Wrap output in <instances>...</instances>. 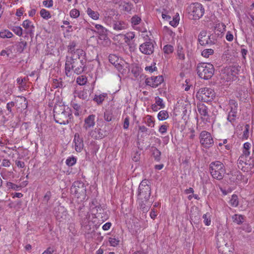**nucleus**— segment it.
I'll list each match as a JSON object with an SVG mask.
<instances>
[{"mask_svg": "<svg viewBox=\"0 0 254 254\" xmlns=\"http://www.w3.org/2000/svg\"><path fill=\"white\" fill-rule=\"evenodd\" d=\"M87 82V78L85 76H79L76 79V83L80 85H85Z\"/></svg>", "mask_w": 254, "mask_h": 254, "instance_id": "obj_35", "label": "nucleus"}, {"mask_svg": "<svg viewBox=\"0 0 254 254\" xmlns=\"http://www.w3.org/2000/svg\"><path fill=\"white\" fill-rule=\"evenodd\" d=\"M248 157L241 155L237 161L238 168L244 172H248L254 167V158L250 157L248 159Z\"/></svg>", "mask_w": 254, "mask_h": 254, "instance_id": "obj_8", "label": "nucleus"}, {"mask_svg": "<svg viewBox=\"0 0 254 254\" xmlns=\"http://www.w3.org/2000/svg\"><path fill=\"white\" fill-rule=\"evenodd\" d=\"M78 97L82 100H87L88 98V93L87 90H83L77 93Z\"/></svg>", "mask_w": 254, "mask_h": 254, "instance_id": "obj_37", "label": "nucleus"}, {"mask_svg": "<svg viewBox=\"0 0 254 254\" xmlns=\"http://www.w3.org/2000/svg\"><path fill=\"white\" fill-rule=\"evenodd\" d=\"M168 127L166 125H163L159 128V131L162 134L167 132Z\"/></svg>", "mask_w": 254, "mask_h": 254, "instance_id": "obj_57", "label": "nucleus"}, {"mask_svg": "<svg viewBox=\"0 0 254 254\" xmlns=\"http://www.w3.org/2000/svg\"><path fill=\"white\" fill-rule=\"evenodd\" d=\"M77 46L76 43L73 41L69 43V45L67 46V52L69 55H71V56H73L74 54H76V53L78 52V51H83L80 49H76L75 48Z\"/></svg>", "mask_w": 254, "mask_h": 254, "instance_id": "obj_19", "label": "nucleus"}, {"mask_svg": "<svg viewBox=\"0 0 254 254\" xmlns=\"http://www.w3.org/2000/svg\"><path fill=\"white\" fill-rule=\"evenodd\" d=\"M157 117L160 121L165 120L169 117L168 113L166 111L162 110L159 112Z\"/></svg>", "mask_w": 254, "mask_h": 254, "instance_id": "obj_30", "label": "nucleus"}, {"mask_svg": "<svg viewBox=\"0 0 254 254\" xmlns=\"http://www.w3.org/2000/svg\"><path fill=\"white\" fill-rule=\"evenodd\" d=\"M197 110L200 115V118L203 122L210 123V118L208 114V109L207 107L202 103H199L197 105Z\"/></svg>", "mask_w": 254, "mask_h": 254, "instance_id": "obj_14", "label": "nucleus"}, {"mask_svg": "<svg viewBox=\"0 0 254 254\" xmlns=\"http://www.w3.org/2000/svg\"><path fill=\"white\" fill-rule=\"evenodd\" d=\"M71 109L64 105L56 104L54 108V118L56 123L66 125L72 117Z\"/></svg>", "mask_w": 254, "mask_h": 254, "instance_id": "obj_2", "label": "nucleus"}, {"mask_svg": "<svg viewBox=\"0 0 254 254\" xmlns=\"http://www.w3.org/2000/svg\"><path fill=\"white\" fill-rule=\"evenodd\" d=\"M163 50L165 54H169L173 52L174 47L171 45H166L164 47Z\"/></svg>", "mask_w": 254, "mask_h": 254, "instance_id": "obj_43", "label": "nucleus"}, {"mask_svg": "<svg viewBox=\"0 0 254 254\" xmlns=\"http://www.w3.org/2000/svg\"><path fill=\"white\" fill-rule=\"evenodd\" d=\"M112 26L116 30H122L127 28L126 23L122 21H114Z\"/></svg>", "mask_w": 254, "mask_h": 254, "instance_id": "obj_22", "label": "nucleus"}, {"mask_svg": "<svg viewBox=\"0 0 254 254\" xmlns=\"http://www.w3.org/2000/svg\"><path fill=\"white\" fill-rule=\"evenodd\" d=\"M11 173L12 172L6 171L5 170H4L1 171L0 173V175L3 179L6 180L8 176H10Z\"/></svg>", "mask_w": 254, "mask_h": 254, "instance_id": "obj_52", "label": "nucleus"}, {"mask_svg": "<svg viewBox=\"0 0 254 254\" xmlns=\"http://www.w3.org/2000/svg\"><path fill=\"white\" fill-rule=\"evenodd\" d=\"M71 193L81 200L84 199L86 195V188L84 184L80 181L74 182L70 189Z\"/></svg>", "mask_w": 254, "mask_h": 254, "instance_id": "obj_7", "label": "nucleus"}, {"mask_svg": "<svg viewBox=\"0 0 254 254\" xmlns=\"http://www.w3.org/2000/svg\"><path fill=\"white\" fill-rule=\"evenodd\" d=\"M249 128H250V125L249 124H246L245 126V130L243 131V134L242 138L243 139H248L249 136Z\"/></svg>", "mask_w": 254, "mask_h": 254, "instance_id": "obj_44", "label": "nucleus"}, {"mask_svg": "<svg viewBox=\"0 0 254 254\" xmlns=\"http://www.w3.org/2000/svg\"><path fill=\"white\" fill-rule=\"evenodd\" d=\"M15 106V103L13 101L9 102L6 104V109L8 111V114H10L12 117L14 116V113L12 111V108Z\"/></svg>", "mask_w": 254, "mask_h": 254, "instance_id": "obj_40", "label": "nucleus"}, {"mask_svg": "<svg viewBox=\"0 0 254 254\" xmlns=\"http://www.w3.org/2000/svg\"><path fill=\"white\" fill-rule=\"evenodd\" d=\"M141 21V18L137 15L132 16L131 18V22L133 25H137Z\"/></svg>", "mask_w": 254, "mask_h": 254, "instance_id": "obj_49", "label": "nucleus"}, {"mask_svg": "<svg viewBox=\"0 0 254 254\" xmlns=\"http://www.w3.org/2000/svg\"><path fill=\"white\" fill-rule=\"evenodd\" d=\"M53 0H46L43 1V5L47 7H51L53 6Z\"/></svg>", "mask_w": 254, "mask_h": 254, "instance_id": "obj_59", "label": "nucleus"}, {"mask_svg": "<svg viewBox=\"0 0 254 254\" xmlns=\"http://www.w3.org/2000/svg\"><path fill=\"white\" fill-rule=\"evenodd\" d=\"M229 105L231 110L228 113L227 120L233 124L237 117L238 104L236 101L232 99L230 100Z\"/></svg>", "mask_w": 254, "mask_h": 254, "instance_id": "obj_11", "label": "nucleus"}, {"mask_svg": "<svg viewBox=\"0 0 254 254\" xmlns=\"http://www.w3.org/2000/svg\"><path fill=\"white\" fill-rule=\"evenodd\" d=\"M233 35L231 33V32H227L226 36V38L228 41H232L233 40Z\"/></svg>", "mask_w": 254, "mask_h": 254, "instance_id": "obj_64", "label": "nucleus"}, {"mask_svg": "<svg viewBox=\"0 0 254 254\" xmlns=\"http://www.w3.org/2000/svg\"><path fill=\"white\" fill-rule=\"evenodd\" d=\"M152 155L155 161L159 162L161 160V152L155 147L152 146L151 148Z\"/></svg>", "mask_w": 254, "mask_h": 254, "instance_id": "obj_24", "label": "nucleus"}, {"mask_svg": "<svg viewBox=\"0 0 254 254\" xmlns=\"http://www.w3.org/2000/svg\"><path fill=\"white\" fill-rule=\"evenodd\" d=\"M10 29L16 35L19 36L22 35V29L20 26H12Z\"/></svg>", "mask_w": 254, "mask_h": 254, "instance_id": "obj_38", "label": "nucleus"}, {"mask_svg": "<svg viewBox=\"0 0 254 254\" xmlns=\"http://www.w3.org/2000/svg\"><path fill=\"white\" fill-rule=\"evenodd\" d=\"M170 21V24L173 27H176L179 23V19L177 18H174L172 20Z\"/></svg>", "mask_w": 254, "mask_h": 254, "instance_id": "obj_63", "label": "nucleus"}, {"mask_svg": "<svg viewBox=\"0 0 254 254\" xmlns=\"http://www.w3.org/2000/svg\"><path fill=\"white\" fill-rule=\"evenodd\" d=\"M76 159L75 157H69L66 160V164L68 166H72L75 164Z\"/></svg>", "mask_w": 254, "mask_h": 254, "instance_id": "obj_47", "label": "nucleus"}, {"mask_svg": "<svg viewBox=\"0 0 254 254\" xmlns=\"http://www.w3.org/2000/svg\"><path fill=\"white\" fill-rule=\"evenodd\" d=\"M139 200V206L140 209L143 212L147 211L151 205V203L149 202V199H138Z\"/></svg>", "mask_w": 254, "mask_h": 254, "instance_id": "obj_21", "label": "nucleus"}, {"mask_svg": "<svg viewBox=\"0 0 254 254\" xmlns=\"http://www.w3.org/2000/svg\"><path fill=\"white\" fill-rule=\"evenodd\" d=\"M120 6L122 7L123 9L127 12H129L132 8L133 5L128 2L125 0H120L119 1Z\"/></svg>", "mask_w": 254, "mask_h": 254, "instance_id": "obj_23", "label": "nucleus"}, {"mask_svg": "<svg viewBox=\"0 0 254 254\" xmlns=\"http://www.w3.org/2000/svg\"><path fill=\"white\" fill-rule=\"evenodd\" d=\"M155 64H156L155 63H154L153 66L151 65V66H146L145 68V69L146 71H149L150 72H152L156 70L157 67L155 66Z\"/></svg>", "mask_w": 254, "mask_h": 254, "instance_id": "obj_61", "label": "nucleus"}, {"mask_svg": "<svg viewBox=\"0 0 254 254\" xmlns=\"http://www.w3.org/2000/svg\"><path fill=\"white\" fill-rule=\"evenodd\" d=\"M203 222L205 225L209 226L211 224V218L209 213H207L202 216Z\"/></svg>", "mask_w": 254, "mask_h": 254, "instance_id": "obj_42", "label": "nucleus"}, {"mask_svg": "<svg viewBox=\"0 0 254 254\" xmlns=\"http://www.w3.org/2000/svg\"><path fill=\"white\" fill-rule=\"evenodd\" d=\"M109 132L106 130H103L101 128L96 127L94 129L88 132V135L95 139H101L108 134Z\"/></svg>", "mask_w": 254, "mask_h": 254, "instance_id": "obj_15", "label": "nucleus"}, {"mask_svg": "<svg viewBox=\"0 0 254 254\" xmlns=\"http://www.w3.org/2000/svg\"><path fill=\"white\" fill-rule=\"evenodd\" d=\"M86 12L87 14L94 20H97L99 18V13L97 11H93L90 7L87 8Z\"/></svg>", "mask_w": 254, "mask_h": 254, "instance_id": "obj_26", "label": "nucleus"}, {"mask_svg": "<svg viewBox=\"0 0 254 254\" xmlns=\"http://www.w3.org/2000/svg\"><path fill=\"white\" fill-rule=\"evenodd\" d=\"M23 27L27 30V33L31 35L33 34L34 26L32 23V22L29 20H25L23 22Z\"/></svg>", "mask_w": 254, "mask_h": 254, "instance_id": "obj_20", "label": "nucleus"}, {"mask_svg": "<svg viewBox=\"0 0 254 254\" xmlns=\"http://www.w3.org/2000/svg\"><path fill=\"white\" fill-rule=\"evenodd\" d=\"M109 242L111 246L116 247L119 245L120 240L114 238H109Z\"/></svg>", "mask_w": 254, "mask_h": 254, "instance_id": "obj_48", "label": "nucleus"}, {"mask_svg": "<svg viewBox=\"0 0 254 254\" xmlns=\"http://www.w3.org/2000/svg\"><path fill=\"white\" fill-rule=\"evenodd\" d=\"M40 15L44 19H48L51 17V15L49 11L45 9H42L40 11Z\"/></svg>", "mask_w": 254, "mask_h": 254, "instance_id": "obj_36", "label": "nucleus"}, {"mask_svg": "<svg viewBox=\"0 0 254 254\" xmlns=\"http://www.w3.org/2000/svg\"><path fill=\"white\" fill-rule=\"evenodd\" d=\"M151 183L147 180H143L140 183L138 189V199H149L151 195Z\"/></svg>", "mask_w": 254, "mask_h": 254, "instance_id": "obj_6", "label": "nucleus"}, {"mask_svg": "<svg viewBox=\"0 0 254 254\" xmlns=\"http://www.w3.org/2000/svg\"><path fill=\"white\" fill-rule=\"evenodd\" d=\"M197 73L199 77L205 80L211 78L214 73V67L210 63H199L196 67Z\"/></svg>", "mask_w": 254, "mask_h": 254, "instance_id": "obj_3", "label": "nucleus"}, {"mask_svg": "<svg viewBox=\"0 0 254 254\" xmlns=\"http://www.w3.org/2000/svg\"><path fill=\"white\" fill-rule=\"evenodd\" d=\"M217 245L219 252L222 254H232L233 253V246L231 243H226L223 238L218 239Z\"/></svg>", "mask_w": 254, "mask_h": 254, "instance_id": "obj_10", "label": "nucleus"}, {"mask_svg": "<svg viewBox=\"0 0 254 254\" xmlns=\"http://www.w3.org/2000/svg\"><path fill=\"white\" fill-rule=\"evenodd\" d=\"M11 163L10 161L7 159H4L2 161L1 165L4 167H8L10 166Z\"/></svg>", "mask_w": 254, "mask_h": 254, "instance_id": "obj_60", "label": "nucleus"}, {"mask_svg": "<svg viewBox=\"0 0 254 254\" xmlns=\"http://www.w3.org/2000/svg\"><path fill=\"white\" fill-rule=\"evenodd\" d=\"M134 38V34L133 32L127 33L125 35V41L126 43H128L131 40Z\"/></svg>", "mask_w": 254, "mask_h": 254, "instance_id": "obj_45", "label": "nucleus"}, {"mask_svg": "<svg viewBox=\"0 0 254 254\" xmlns=\"http://www.w3.org/2000/svg\"><path fill=\"white\" fill-rule=\"evenodd\" d=\"M206 35L207 32L205 30L201 31L198 35V41L201 46H205L212 43L209 36H207Z\"/></svg>", "mask_w": 254, "mask_h": 254, "instance_id": "obj_16", "label": "nucleus"}, {"mask_svg": "<svg viewBox=\"0 0 254 254\" xmlns=\"http://www.w3.org/2000/svg\"><path fill=\"white\" fill-rule=\"evenodd\" d=\"M79 11L76 9H73L70 11V15L71 17L77 18L79 16Z\"/></svg>", "mask_w": 254, "mask_h": 254, "instance_id": "obj_50", "label": "nucleus"}, {"mask_svg": "<svg viewBox=\"0 0 254 254\" xmlns=\"http://www.w3.org/2000/svg\"><path fill=\"white\" fill-rule=\"evenodd\" d=\"M200 143L205 148H209L214 143L210 133L205 130L202 131L199 135Z\"/></svg>", "mask_w": 254, "mask_h": 254, "instance_id": "obj_12", "label": "nucleus"}, {"mask_svg": "<svg viewBox=\"0 0 254 254\" xmlns=\"http://www.w3.org/2000/svg\"><path fill=\"white\" fill-rule=\"evenodd\" d=\"M74 142L75 143V149L76 151L80 152L83 147V141L78 133L74 135Z\"/></svg>", "mask_w": 254, "mask_h": 254, "instance_id": "obj_18", "label": "nucleus"}, {"mask_svg": "<svg viewBox=\"0 0 254 254\" xmlns=\"http://www.w3.org/2000/svg\"><path fill=\"white\" fill-rule=\"evenodd\" d=\"M7 187L14 190H18V189L19 188V187L17 185L11 182L7 183Z\"/></svg>", "mask_w": 254, "mask_h": 254, "instance_id": "obj_58", "label": "nucleus"}, {"mask_svg": "<svg viewBox=\"0 0 254 254\" xmlns=\"http://www.w3.org/2000/svg\"><path fill=\"white\" fill-rule=\"evenodd\" d=\"M107 95V94L106 93H103L99 95H95L93 100L98 105L101 104L102 103Z\"/></svg>", "mask_w": 254, "mask_h": 254, "instance_id": "obj_29", "label": "nucleus"}, {"mask_svg": "<svg viewBox=\"0 0 254 254\" xmlns=\"http://www.w3.org/2000/svg\"><path fill=\"white\" fill-rule=\"evenodd\" d=\"M215 96L214 91L207 87L200 88L197 93V97L198 99L204 102L211 101Z\"/></svg>", "mask_w": 254, "mask_h": 254, "instance_id": "obj_9", "label": "nucleus"}, {"mask_svg": "<svg viewBox=\"0 0 254 254\" xmlns=\"http://www.w3.org/2000/svg\"><path fill=\"white\" fill-rule=\"evenodd\" d=\"M155 104L158 105V106H160V108H165V104L163 103V99L159 97L158 96L156 97L155 98Z\"/></svg>", "mask_w": 254, "mask_h": 254, "instance_id": "obj_46", "label": "nucleus"}, {"mask_svg": "<svg viewBox=\"0 0 254 254\" xmlns=\"http://www.w3.org/2000/svg\"><path fill=\"white\" fill-rule=\"evenodd\" d=\"M187 10L191 18L194 20L199 19L204 13V8L202 5L198 2H194L190 4Z\"/></svg>", "mask_w": 254, "mask_h": 254, "instance_id": "obj_5", "label": "nucleus"}, {"mask_svg": "<svg viewBox=\"0 0 254 254\" xmlns=\"http://www.w3.org/2000/svg\"><path fill=\"white\" fill-rule=\"evenodd\" d=\"M51 197V192L48 191L44 196L43 201L47 203Z\"/></svg>", "mask_w": 254, "mask_h": 254, "instance_id": "obj_53", "label": "nucleus"}, {"mask_svg": "<svg viewBox=\"0 0 254 254\" xmlns=\"http://www.w3.org/2000/svg\"><path fill=\"white\" fill-rule=\"evenodd\" d=\"M95 115L92 114L89 115L84 119V123L83 126V128L87 130L90 128L93 127L95 125Z\"/></svg>", "mask_w": 254, "mask_h": 254, "instance_id": "obj_17", "label": "nucleus"}, {"mask_svg": "<svg viewBox=\"0 0 254 254\" xmlns=\"http://www.w3.org/2000/svg\"><path fill=\"white\" fill-rule=\"evenodd\" d=\"M230 205L233 207H237L239 204L238 196L236 194H233L229 201Z\"/></svg>", "mask_w": 254, "mask_h": 254, "instance_id": "obj_34", "label": "nucleus"}, {"mask_svg": "<svg viewBox=\"0 0 254 254\" xmlns=\"http://www.w3.org/2000/svg\"><path fill=\"white\" fill-rule=\"evenodd\" d=\"M153 80L154 79L153 78V76H152L151 77L147 78L145 79L146 84L147 85H148V86H150L153 87V86H154Z\"/></svg>", "mask_w": 254, "mask_h": 254, "instance_id": "obj_55", "label": "nucleus"}, {"mask_svg": "<svg viewBox=\"0 0 254 254\" xmlns=\"http://www.w3.org/2000/svg\"><path fill=\"white\" fill-rule=\"evenodd\" d=\"M129 125V119L128 117H126L124 120L123 127L124 129H127Z\"/></svg>", "mask_w": 254, "mask_h": 254, "instance_id": "obj_62", "label": "nucleus"}, {"mask_svg": "<svg viewBox=\"0 0 254 254\" xmlns=\"http://www.w3.org/2000/svg\"><path fill=\"white\" fill-rule=\"evenodd\" d=\"M154 86L153 88H156L161 84L164 81L163 77L162 75L153 76Z\"/></svg>", "mask_w": 254, "mask_h": 254, "instance_id": "obj_28", "label": "nucleus"}, {"mask_svg": "<svg viewBox=\"0 0 254 254\" xmlns=\"http://www.w3.org/2000/svg\"><path fill=\"white\" fill-rule=\"evenodd\" d=\"M155 44V41L149 39L148 41H146L140 45L139 50L145 55H151L154 52Z\"/></svg>", "mask_w": 254, "mask_h": 254, "instance_id": "obj_13", "label": "nucleus"}, {"mask_svg": "<svg viewBox=\"0 0 254 254\" xmlns=\"http://www.w3.org/2000/svg\"><path fill=\"white\" fill-rule=\"evenodd\" d=\"M177 55V57L179 60L182 61H184L185 60V51L183 47L181 45H179L178 46Z\"/></svg>", "mask_w": 254, "mask_h": 254, "instance_id": "obj_25", "label": "nucleus"}, {"mask_svg": "<svg viewBox=\"0 0 254 254\" xmlns=\"http://www.w3.org/2000/svg\"><path fill=\"white\" fill-rule=\"evenodd\" d=\"M232 219L234 222L240 225L243 222L244 216L242 215L235 214L232 216Z\"/></svg>", "mask_w": 254, "mask_h": 254, "instance_id": "obj_31", "label": "nucleus"}, {"mask_svg": "<svg viewBox=\"0 0 254 254\" xmlns=\"http://www.w3.org/2000/svg\"><path fill=\"white\" fill-rule=\"evenodd\" d=\"M143 122L150 127H154L155 125V121L153 119V118L150 115H147L145 118L143 119Z\"/></svg>", "mask_w": 254, "mask_h": 254, "instance_id": "obj_27", "label": "nucleus"}, {"mask_svg": "<svg viewBox=\"0 0 254 254\" xmlns=\"http://www.w3.org/2000/svg\"><path fill=\"white\" fill-rule=\"evenodd\" d=\"M26 45L27 43L26 42L22 41L20 42L17 45L18 51H20V52H22L25 48Z\"/></svg>", "mask_w": 254, "mask_h": 254, "instance_id": "obj_51", "label": "nucleus"}, {"mask_svg": "<svg viewBox=\"0 0 254 254\" xmlns=\"http://www.w3.org/2000/svg\"><path fill=\"white\" fill-rule=\"evenodd\" d=\"M109 62L115 66H117V63H118L119 58L115 55L110 54L109 56Z\"/></svg>", "mask_w": 254, "mask_h": 254, "instance_id": "obj_33", "label": "nucleus"}, {"mask_svg": "<svg viewBox=\"0 0 254 254\" xmlns=\"http://www.w3.org/2000/svg\"><path fill=\"white\" fill-rule=\"evenodd\" d=\"M210 171L214 179L222 180L225 174L226 170L224 164L219 161L211 162L209 165Z\"/></svg>", "mask_w": 254, "mask_h": 254, "instance_id": "obj_4", "label": "nucleus"}, {"mask_svg": "<svg viewBox=\"0 0 254 254\" xmlns=\"http://www.w3.org/2000/svg\"><path fill=\"white\" fill-rule=\"evenodd\" d=\"M95 27L100 34H104L105 29L102 25L100 24H96Z\"/></svg>", "mask_w": 254, "mask_h": 254, "instance_id": "obj_54", "label": "nucleus"}, {"mask_svg": "<svg viewBox=\"0 0 254 254\" xmlns=\"http://www.w3.org/2000/svg\"><path fill=\"white\" fill-rule=\"evenodd\" d=\"M113 118V113L111 110H106L104 114V119L107 122L112 121Z\"/></svg>", "mask_w": 254, "mask_h": 254, "instance_id": "obj_32", "label": "nucleus"}, {"mask_svg": "<svg viewBox=\"0 0 254 254\" xmlns=\"http://www.w3.org/2000/svg\"><path fill=\"white\" fill-rule=\"evenodd\" d=\"M20 99L21 104H23V105L21 106V108L26 109L27 107V101L26 98L21 96L20 97Z\"/></svg>", "mask_w": 254, "mask_h": 254, "instance_id": "obj_56", "label": "nucleus"}, {"mask_svg": "<svg viewBox=\"0 0 254 254\" xmlns=\"http://www.w3.org/2000/svg\"><path fill=\"white\" fill-rule=\"evenodd\" d=\"M85 52L78 51L73 56L66 57L65 64V73L66 76H71L72 71L77 74L82 73L86 68Z\"/></svg>", "mask_w": 254, "mask_h": 254, "instance_id": "obj_1", "label": "nucleus"}, {"mask_svg": "<svg viewBox=\"0 0 254 254\" xmlns=\"http://www.w3.org/2000/svg\"><path fill=\"white\" fill-rule=\"evenodd\" d=\"M13 36L12 33L8 30H4L0 32V37L2 38H9Z\"/></svg>", "mask_w": 254, "mask_h": 254, "instance_id": "obj_39", "label": "nucleus"}, {"mask_svg": "<svg viewBox=\"0 0 254 254\" xmlns=\"http://www.w3.org/2000/svg\"><path fill=\"white\" fill-rule=\"evenodd\" d=\"M214 53V51L212 49H204L201 53V55L204 58H208L209 55Z\"/></svg>", "mask_w": 254, "mask_h": 254, "instance_id": "obj_41", "label": "nucleus"}]
</instances>
